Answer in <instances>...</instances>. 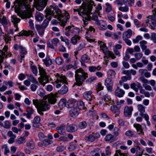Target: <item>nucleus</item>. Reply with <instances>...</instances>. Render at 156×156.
<instances>
[{"mask_svg": "<svg viewBox=\"0 0 156 156\" xmlns=\"http://www.w3.org/2000/svg\"><path fill=\"white\" fill-rule=\"evenodd\" d=\"M90 58L86 54L83 55L81 57V60L84 62H87L89 61Z\"/></svg>", "mask_w": 156, "mask_h": 156, "instance_id": "54", "label": "nucleus"}, {"mask_svg": "<svg viewBox=\"0 0 156 156\" xmlns=\"http://www.w3.org/2000/svg\"><path fill=\"white\" fill-rule=\"evenodd\" d=\"M134 56L136 60H139L143 56V54L141 53H136L135 54Z\"/></svg>", "mask_w": 156, "mask_h": 156, "instance_id": "63", "label": "nucleus"}, {"mask_svg": "<svg viewBox=\"0 0 156 156\" xmlns=\"http://www.w3.org/2000/svg\"><path fill=\"white\" fill-rule=\"evenodd\" d=\"M7 135L10 138L8 140V142L10 144L14 142L15 139L16 138V136L13 134L12 131H9L7 133Z\"/></svg>", "mask_w": 156, "mask_h": 156, "instance_id": "17", "label": "nucleus"}, {"mask_svg": "<svg viewBox=\"0 0 156 156\" xmlns=\"http://www.w3.org/2000/svg\"><path fill=\"white\" fill-rule=\"evenodd\" d=\"M142 37L140 35H138L136 37L135 39L133 40V42L134 43H138L140 40H142Z\"/></svg>", "mask_w": 156, "mask_h": 156, "instance_id": "60", "label": "nucleus"}, {"mask_svg": "<svg viewBox=\"0 0 156 156\" xmlns=\"http://www.w3.org/2000/svg\"><path fill=\"white\" fill-rule=\"evenodd\" d=\"M105 11L107 12H109L112 9V5L108 2L105 3Z\"/></svg>", "mask_w": 156, "mask_h": 156, "instance_id": "42", "label": "nucleus"}, {"mask_svg": "<svg viewBox=\"0 0 156 156\" xmlns=\"http://www.w3.org/2000/svg\"><path fill=\"white\" fill-rule=\"evenodd\" d=\"M44 64L47 67H49L52 64V61L48 57H46L42 60Z\"/></svg>", "mask_w": 156, "mask_h": 156, "instance_id": "34", "label": "nucleus"}, {"mask_svg": "<svg viewBox=\"0 0 156 156\" xmlns=\"http://www.w3.org/2000/svg\"><path fill=\"white\" fill-rule=\"evenodd\" d=\"M11 20L15 27H16L18 26V23L20 22V19L17 18L16 16L13 15L12 16Z\"/></svg>", "mask_w": 156, "mask_h": 156, "instance_id": "27", "label": "nucleus"}, {"mask_svg": "<svg viewBox=\"0 0 156 156\" xmlns=\"http://www.w3.org/2000/svg\"><path fill=\"white\" fill-rule=\"evenodd\" d=\"M79 111L76 107L73 108L69 111L70 115L73 117L75 118L78 115Z\"/></svg>", "mask_w": 156, "mask_h": 156, "instance_id": "21", "label": "nucleus"}, {"mask_svg": "<svg viewBox=\"0 0 156 156\" xmlns=\"http://www.w3.org/2000/svg\"><path fill=\"white\" fill-rule=\"evenodd\" d=\"M98 15H99V12H96L94 15H92V19L93 20L97 22V24L99 25L100 23L99 21H98Z\"/></svg>", "mask_w": 156, "mask_h": 156, "instance_id": "38", "label": "nucleus"}, {"mask_svg": "<svg viewBox=\"0 0 156 156\" xmlns=\"http://www.w3.org/2000/svg\"><path fill=\"white\" fill-rule=\"evenodd\" d=\"M56 80L55 81V83H57L56 87L57 88L60 87L61 86V84L59 83V82L67 84V82L66 80V78L65 76L62 75H60L57 73L56 75Z\"/></svg>", "mask_w": 156, "mask_h": 156, "instance_id": "9", "label": "nucleus"}, {"mask_svg": "<svg viewBox=\"0 0 156 156\" xmlns=\"http://www.w3.org/2000/svg\"><path fill=\"white\" fill-rule=\"evenodd\" d=\"M120 130L117 127H115L114 129L113 134L114 136L115 137L118 136L119 134Z\"/></svg>", "mask_w": 156, "mask_h": 156, "instance_id": "48", "label": "nucleus"}, {"mask_svg": "<svg viewBox=\"0 0 156 156\" xmlns=\"http://www.w3.org/2000/svg\"><path fill=\"white\" fill-rule=\"evenodd\" d=\"M133 126L136 128L139 134L144 135V133L143 132L142 126L140 125L139 124H133Z\"/></svg>", "mask_w": 156, "mask_h": 156, "instance_id": "29", "label": "nucleus"}, {"mask_svg": "<svg viewBox=\"0 0 156 156\" xmlns=\"http://www.w3.org/2000/svg\"><path fill=\"white\" fill-rule=\"evenodd\" d=\"M68 87L65 85H64L61 89L58 90V92L61 94H64L68 92Z\"/></svg>", "mask_w": 156, "mask_h": 156, "instance_id": "32", "label": "nucleus"}, {"mask_svg": "<svg viewBox=\"0 0 156 156\" xmlns=\"http://www.w3.org/2000/svg\"><path fill=\"white\" fill-rule=\"evenodd\" d=\"M49 0H37L34 2L36 9L39 11L42 10L47 4Z\"/></svg>", "mask_w": 156, "mask_h": 156, "instance_id": "8", "label": "nucleus"}, {"mask_svg": "<svg viewBox=\"0 0 156 156\" xmlns=\"http://www.w3.org/2000/svg\"><path fill=\"white\" fill-rule=\"evenodd\" d=\"M150 24H152L154 26L156 27V15L154 14L151 17L149 18Z\"/></svg>", "mask_w": 156, "mask_h": 156, "instance_id": "33", "label": "nucleus"}, {"mask_svg": "<svg viewBox=\"0 0 156 156\" xmlns=\"http://www.w3.org/2000/svg\"><path fill=\"white\" fill-rule=\"evenodd\" d=\"M125 135L129 137H132L133 136L134 133L132 131L129 130L126 132Z\"/></svg>", "mask_w": 156, "mask_h": 156, "instance_id": "61", "label": "nucleus"}, {"mask_svg": "<svg viewBox=\"0 0 156 156\" xmlns=\"http://www.w3.org/2000/svg\"><path fill=\"white\" fill-rule=\"evenodd\" d=\"M101 68V67L100 66H98L97 67L91 66L89 67L88 69L90 72H94L96 70H100Z\"/></svg>", "mask_w": 156, "mask_h": 156, "instance_id": "31", "label": "nucleus"}, {"mask_svg": "<svg viewBox=\"0 0 156 156\" xmlns=\"http://www.w3.org/2000/svg\"><path fill=\"white\" fill-rule=\"evenodd\" d=\"M77 109L80 111L83 109L84 108V104L82 101H79L77 103V106H76Z\"/></svg>", "mask_w": 156, "mask_h": 156, "instance_id": "36", "label": "nucleus"}, {"mask_svg": "<svg viewBox=\"0 0 156 156\" xmlns=\"http://www.w3.org/2000/svg\"><path fill=\"white\" fill-rule=\"evenodd\" d=\"M27 78L29 80L33 83H37V80L32 75H27Z\"/></svg>", "mask_w": 156, "mask_h": 156, "instance_id": "45", "label": "nucleus"}, {"mask_svg": "<svg viewBox=\"0 0 156 156\" xmlns=\"http://www.w3.org/2000/svg\"><path fill=\"white\" fill-rule=\"evenodd\" d=\"M113 139V135L109 134L106 135L105 137V140L106 141H112Z\"/></svg>", "mask_w": 156, "mask_h": 156, "instance_id": "52", "label": "nucleus"}, {"mask_svg": "<svg viewBox=\"0 0 156 156\" xmlns=\"http://www.w3.org/2000/svg\"><path fill=\"white\" fill-rule=\"evenodd\" d=\"M39 73L41 75V77L48 76L46 75V73L44 69L42 67H39Z\"/></svg>", "mask_w": 156, "mask_h": 156, "instance_id": "44", "label": "nucleus"}, {"mask_svg": "<svg viewBox=\"0 0 156 156\" xmlns=\"http://www.w3.org/2000/svg\"><path fill=\"white\" fill-rule=\"evenodd\" d=\"M92 93V92L91 90L85 91L83 94V97L87 100L90 101L92 98L91 95Z\"/></svg>", "mask_w": 156, "mask_h": 156, "instance_id": "16", "label": "nucleus"}, {"mask_svg": "<svg viewBox=\"0 0 156 156\" xmlns=\"http://www.w3.org/2000/svg\"><path fill=\"white\" fill-rule=\"evenodd\" d=\"M33 103L37 108L38 113L41 115L43 114V111H47L50 108L49 104L46 99H44L41 101L34 99Z\"/></svg>", "mask_w": 156, "mask_h": 156, "instance_id": "3", "label": "nucleus"}, {"mask_svg": "<svg viewBox=\"0 0 156 156\" xmlns=\"http://www.w3.org/2000/svg\"><path fill=\"white\" fill-rule=\"evenodd\" d=\"M138 110L140 112V115L143 114L145 112V108L144 106L141 104H139L137 106Z\"/></svg>", "mask_w": 156, "mask_h": 156, "instance_id": "37", "label": "nucleus"}, {"mask_svg": "<svg viewBox=\"0 0 156 156\" xmlns=\"http://www.w3.org/2000/svg\"><path fill=\"white\" fill-rule=\"evenodd\" d=\"M76 99L73 98L69 99L66 103V107L70 108L73 107L76 105Z\"/></svg>", "mask_w": 156, "mask_h": 156, "instance_id": "14", "label": "nucleus"}, {"mask_svg": "<svg viewBox=\"0 0 156 156\" xmlns=\"http://www.w3.org/2000/svg\"><path fill=\"white\" fill-rule=\"evenodd\" d=\"M53 142L52 140H49L48 139L44 140L43 141V144L44 146H46L50 144H52Z\"/></svg>", "mask_w": 156, "mask_h": 156, "instance_id": "49", "label": "nucleus"}, {"mask_svg": "<svg viewBox=\"0 0 156 156\" xmlns=\"http://www.w3.org/2000/svg\"><path fill=\"white\" fill-rule=\"evenodd\" d=\"M57 94H51L48 95V102L49 104H54L56 103L57 101Z\"/></svg>", "mask_w": 156, "mask_h": 156, "instance_id": "11", "label": "nucleus"}, {"mask_svg": "<svg viewBox=\"0 0 156 156\" xmlns=\"http://www.w3.org/2000/svg\"><path fill=\"white\" fill-rule=\"evenodd\" d=\"M17 35L18 36H25L27 37L29 36L30 35L33 36L34 35L33 32L30 30L27 31L25 30H23L18 34Z\"/></svg>", "mask_w": 156, "mask_h": 156, "instance_id": "15", "label": "nucleus"}, {"mask_svg": "<svg viewBox=\"0 0 156 156\" xmlns=\"http://www.w3.org/2000/svg\"><path fill=\"white\" fill-rule=\"evenodd\" d=\"M25 137H20L18 139L17 142L19 144H22L25 143Z\"/></svg>", "mask_w": 156, "mask_h": 156, "instance_id": "50", "label": "nucleus"}, {"mask_svg": "<svg viewBox=\"0 0 156 156\" xmlns=\"http://www.w3.org/2000/svg\"><path fill=\"white\" fill-rule=\"evenodd\" d=\"M66 129L68 132H74L77 130V127L75 125H71L66 127Z\"/></svg>", "mask_w": 156, "mask_h": 156, "instance_id": "26", "label": "nucleus"}, {"mask_svg": "<svg viewBox=\"0 0 156 156\" xmlns=\"http://www.w3.org/2000/svg\"><path fill=\"white\" fill-rule=\"evenodd\" d=\"M48 19V20H45L42 23L41 26V27L43 28H45L48 25L49 22L50 20H49V19Z\"/></svg>", "mask_w": 156, "mask_h": 156, "instance_id": "59", "label": "nucleus"}, {"mask_svg": "<svg viewBox=\"0 0 156 156\" xmlns=\"http://www.w3.org/2000/svg\"><path fill=\"white\" fill-rule=\"evenodd\" d=\"M108 75L111 78H114L115 77V73L113 70H109L108 72Z\"/></svg>", "mask_w": 156, "mask_h": 156, "instance_id": "51", "label": "nucleus"}, {"mask_svg": "<svg viewBox=\"0 0 156 156\" xmlns=\"http://www.w3.org/2000/svg\"><path fill=\"white\" fill-rule=\"evenodd\" d=\"M26 146L28 148L33 149L34 147V143L32 140H30L27 142Z\"/></svg>", "mask_w": 156, "mask_h": 156, "instance_id": "40", "label": "nucleus"}, {"mask_svg": "<svg viewBox=\"0 0 156 156\" xmlns=\"http://www.w3.org/2000/svg\"><path fill=\"white\" fill-rule=\"evenodd\" d=\"M35 18L37 21H42L43 19V15L40 13H36L35 15Z\"/></svg>", "mask_w": 156, "mask_h": 156, "instance_id": "43", "label": "nucleus"}, {"mask_svg": "<svg viewBox=\"0 0 156 156\" xmlns=\"http://www.w3.org/2000/svg\"><path fill=\"white\" fill-rule=\"evenodd\" d=\"M0 22L2 25H7L8 23L5 17L3 16L2 18L0 19Z\"/></svg>", "mask_w": 156, "mask_h": 156, "instance_id": "58", "label": "nucleus"}, {"mask_svg": "<svg viewBox=\"0 0 156 156\" xmlns=\"http://www.w3.org/2000/svg\"><path fill=\"white\" fill-rule=\"evenodd\" d=\"M94 136V134L92 133L89 135L88 136L85 137V139L88 141L93 142L95 140V138Z\"/></svg>", "mask_w": 156, "mask_h": 156, "instance_id": "39", "label": "nucleus"}, {"mask_svg": "<svg viewBox=\"0 0 156 156\" xmlns=\"http://www.w3.org/2000/svg\"><path fill=\"white\" fill-rule=\"evenodd\" d=\"M137 87L140 90V93L142 94H144L146 92L145 89L143 88L141 86V84L139 83L138 84Z\"/></svg>", "mask_w": 156, "mask_h": 156, "instance_id": "56", "label": "nucleus"}, {"mask_svg": "<svg viewBox=\"0 0 156 156\" xmlns=\"http://www.w3.org/2000/svg\"><path fill=\"white\" fill-rule=\"evenodd\" d=\"M73 11L74 12H78V14L82 16L83 20L85 24L87 23L86 22L87 20H90V16L87 14V11L84 7H80L79 8H74Z\"/></svg>", "mask_w": 156, "mask_h": 156, "instance_id": "5", "label": "nucleus"}, {"mask_svg": "<svg viewBox=\"0 0 156 156\" xmlns=\"http://www.w3.org/2000/svg\"><path fill=\"white\" fill-rule=\"evenodd\" d=\"M114 156H127V155L126 154L121 153L120 150H117Z\"/></svg>", "mask_w": 156, "mask_h": 156, "instance_id": "53", "label": "nucleus"}, {"mask_svg": "<svg viewBox=\"0 0 156 156\" xmlns=\"http://www.w3.org/2000/svg\"><path fill=\"white\" fill-rule=\"evenodd\" d=\"M14 4L15 12L22 19H27L31 16L32 12L34 9H31L27 0H16Z\"/></svg>", "mask_w": 156, "mask_h": 156, "instance_id": "2", "label": "nucleus"}, {"mask_svg": "<svg viewBox=\"0 0 156 156\" xmlns=\"http://www.w3.org/2000/svg\"><path fill=\"white\" fill-rule=\"evenodd\" d=\"M11 124L9 121H5L4 122L3 127L6 129H9L10 127Z\"/></svg>", "mask_w": 156, "mask_h": 156, "instance_id": "57", "label": "nucleus"}, {"mask_svg": "<svg viewBox=\"0 0 156 156\" xmlns=\"http://www.w3.org/2000/svg\"><path fill=\"white\" fill-rule=\"evenodd\" d=\"M119 108V107H117L114 105L111 107L110 109L111 111L115 114L116 116L118 115L120 113Z\"/></svg>", "mask_w": 156, "mask_h": 156, "instance_id": "28", "label": "nucleus"}, {"mask_svg": "<svg viewBox=\"0 0 156 156\" xmlns=\"http://www.w3.org/2000/svg\"><path fill=\"white\" fill-rule=\"evenodd\" d=\"M132 34V31L130 29L124 32L122 34V38H129Z\"/></svg>", "mask_w": 156, "mask_h": 156, "instance_id": "23", "label": "nucleus"}, {"mask_svg": "<svg viewBox=\"0 0 156 156\" xmlns=\"http://www.w3.org/2000/svg\"><path fill=\"white\" fill-rule=\"evenodd\" d=\"M20 50V56L19 58L20 57V62H22V60L23 58L24 57V55L27 54V52L25 48L22 46H20L19 47Z\"/></svg>", "mask_w": 156, "mask_h": 156, "instance_id": "20", "label": "nucleus"}, {"mask_svg": "<svg viewBox=\"0 0 156 156\" xmlns=\"http://www.w3.org/2000/svg\"><path fill=\"white\" fill-rule=\"evenodd\" d=\"M66 101L65 99H61L59 101L58 105L59 107L63 108L66 106Z\"/></svg>", "mask_w": 156, "mask_h": 156, "instance_id": "47", "label": "nucleus"}, {"mask_svg": "<svg viewBox=\"0 0 156 156\" xmlns=\"http://www.w3.org/2000/svg\"><path fill=\"white\" fill-rule=\"evenodd\" d=\"M60 39L62 41L65 42V44H66L68 45V44H69V40L68 39L66 38L65 37H63V36H61L60 37Z\"/></svg>", "mask_w": 156, "mask_h": 156, "instance_id": "55", "label": "nucleus"}, {"mask_svg": "<svg viewBox=\"0 0 156 156\" xmlns=\"http://www.w3.org/2000/svg\"><path fill=\"white\" fill-rule=\"evenodd\" d=\"M93 5H94V2L92 0H90L89 2V5L87 6V8H86V7H84L87 11V14H88L89 16H90V19H91V16H90V13L92 10L93 8L92 6Z\"/></svg>", "mask_w": 156, "mask_h": 156, "instance_id": "19", "label": "nucleus"}, {"mask_svg": "<svg viewBox=\"0 0 156 156\" xmlns=\"http://www.w3.org/2000/svg\"><path fill=\"white\" fill-rule=\"evenodd\" d=\"M105 84L108 91L110 92L112 91L113 83L111 79L109 78H106L105 81Z\"/></svg>", "mask_w": 156, "mask_h": 156, "instance_id": "10", "label": "nucleus"}, {"mask_svg": "<svg viewBox=\"0 0 156 156\" xmlns=\"http://www.w3.org/2000/svg\"><path fill=\"white\" fill-rule=\"evenodd\" d=\"M80 39L81 37L80 36L77 35H75L71 38V42L73 45H76Z\"/></svg>", "mask_w": 156, "mask_h": 156, "instance_id": "25", "label": "nucleus"}, {"mask_svg": "<svg viewBox=\"0 0 156 156\" xmlns=\"http://www.w3.org/2000/svg\"><path fill=\"white\" fill-rule=\"evenodd\" d=\"M65 30L66 31L65 34L68 37L77 35L80 33V31L79 29L70 26L66 27Z\"/></svg>", "mask_w": 156, "mask_h": 156, "instance_id": "6", "label": "nucleus"}, {"mask_svg": "<svg viewBox=\"0 0 156 156\" xmlns=\"http://www.w3.org/2000/svg\"><path fill=\"white\" fill-rule=\"evenodd\" d=\"M88 77V74L82 68L77 69L75 71V79L76 82L74 84V86H78L82 85L83 82Z\"/></svg>", "mask_w": 156, "mask_h": 156, "instance_id": "4", "label": "nucleus"}, {"mask_svg": "<svg viewBox=\"0 0 156 156\" xmlns=\"http://www.w3.org/2000/svg\"><path fill=\"white\" fill-rule=\"evenodd\" d=\"M125 94V92L124 90L117 87L115 92V94L116 96L119 98H122L123 96Z\"/></svg>", "mask_w": 156, "mask_h": 156, "instance_id": "13", "label": "nucleus"}, {"mask_svg": "<svg viewBox=\"0 0 156 156\" xmlns=\"http://www.w3.org/2000/svg\"><path fill=\"white\" fill-rule=\"evenodd\" d=\"M40 120L41 119L39 116H36L35 117L32 123L33 126L36 128L38 127Z\"/></svg>", "mask_w": 156, "mask_h": 156, "instance_id": "24", "label": "nucleus"}, {"mask_svg": "<svg viewBox=\"0 0 156 156\" xmlns=\"http://www.w3.org/2000/svg\"><path fill=\"white\" fill-rule=\"evenodd\" d=\"M133 110V108L132 107H129L127 106H125L124 110V115L125 117H129L132 114V112Z\"/></svg>", "mask_w": 156, "mask_h": 156, "instance_id": "12", "label": "nucleus"}, {"mask_svg": "<svg viewBox=\"0 0 156 156\" xmlns=\"http://www.w3.org/2000/svg\"><path fill=\"white\" fill-rule=\"evenodd\" d=\"M130 87L131 88L134 90L136 92H138V89L136 87V85L135 83H133L130 84Z\"/></svg>", "mask_w": 156, "mask_h": 156, "instance_id": "62", "label": "nucleus"}, {"mask_svg": "<svg viewBox=\"0 0 156 156\" xmlns=\"http://www.w3.org/2000/svg\"><path fill=\"white\" fill-rule=\"evenodd\" d=\"M65 126L64 125H61L57 127L56 129L58 133L64 135L65 133Z\"/></svg>", "mask_w": 156, "mask_h": 156, "instance_id": "22", "label": "nucleus"}, {"mask_svg": "<svg viewBox=\"0 0 156 156\" xmlns=\"http://www.w3.org/2000/svg\"><path fill=\"white\" fill-rule=\"evenodd\" d=\"M1 148L2 149H4V154L5 155H7L8 153H9L10 151L7 145L4 144L2 145Z\"/></svg>", "mask_w": 156, "mask_h": 156, "instance_id": "46", "label": "nucleus"}, {"mask_svg": "<svg viewBox=\"0 0 156 156\" xmlns=\"http://www.w3.org/2000/svg\"><path fill=\"white\" fill-rule=\"evenodd\" d=\"M35 28L38 31L39 34L40 36H42L44 32V28L42 27L41 25L38 24L36 25Z\"/></svg>", "mask_w": 156, "mask_h": 156, "instance_id": "30", "label": "nucleus"}, {"mask_svg": "<svg viewBox=\"0 0 156 156\" xmlns=\"http://www.w3.org/2000/svg\"><path fill=\"white\" fill-rule=\"evenodd\" d=\"M99 44L100 46L101 49L105 53V56L107 57L108 58L111 57L112 59H114L115 58V56L112 52L107 51V48L104 43L100 41L99 43Z\"/></svg>", "mask_w": 156, "mask_h": 156, "instance_id": "7", "label": "nucleus"}, {"mask_svg": "<svg viewBox=\"0 0 156 156\" xmlns=\"http://www.w3.org/2000/svg\"><path fill=\"white\" fill-rule=\"evenodd\" d=\"M140 46L143 51L144 50L147 48L146 45L147 44V42L144 40H143L140 42Z\"/></svg>", "mask_w": 156, "mask_h": 156, "instance_id": "41", "label": "nucleus"}, {"mask_svg": "<svg viewBox=\"0 0 156 156\" xmlns=\"http://www.w3.org/2000/svg\"><path fill=\"white\" fill-rule=\"evenodd\" d=\"M49 76L41 77L39 79V82L43 86H45V84L49 82Z\"/></svg>", "mask_w": 156, "mask_h": 156, "instance_id": "18", "label": "nucleus"}, {"mask_svg": "<svg viewBox=\"0 0 156 156\" xmlns=\"http://www.w3.org/2000/svg\"><path fill=\"white\" fill-rule=\"evenodd\" d=\"M87 126V123L85 121H83L80 123L79 126L80 129H83Z\"/></svg>", "mask_w": 156, "mask_h": 156, "instance_id": "64", "label": "nucleus"}, {"mask_svg": "<svg viewBox=\"0 0 156 156\" xmlns=\"http://www.w3.org/2000/svg\"><path fill=\"white\" fill-rule=\"evenodd\" d=\"M88 21L89 20H87V22H86L87 23V24H85L84 23V25L83 26V27H82L81 28V30H83V28L87 30H88V31H90V32H92L93 31L94 32L95 31V29L94 28L92 27H91L89 26V27H88L86 26L88 24ZM83 23H84V22H83Z\"/></svg>", "mask_w": 156, "mask_h": 156, "instance_id": "35", "label": "nucleus"}, {"mask_svg": "<svg viewBox=\"0 0 156 156\" xmlns=\"http://www.w3.org/2000/svg\"><path fill=\"white\" fill-rule=\"evenodd\" d=\"M46 17L50 20L51 17L54 16L55 18L60 21V25L64 27L70 18L69 14L65 10L62 13L61 10L58 7L51 5L45 10Z\"/></svg>", "mask_w": 156, "mask_h": 156, "instance_id": "1", "label": "nucleus"}]
</instances>
